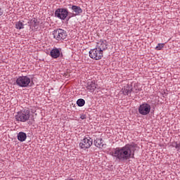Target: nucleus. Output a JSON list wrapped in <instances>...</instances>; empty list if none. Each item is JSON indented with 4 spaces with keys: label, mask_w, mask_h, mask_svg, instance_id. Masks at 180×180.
I'll list each match as a JSON object with an SVG mask.
<instances>
[{
    "label": "nucleus",
    "mask_w": 180,
    "mask_h": 180,
    "mask_svg": "<svg viewBox=\"0 0 180 180\" xmlns=\"http://www.w3.org/2000/svg\"><path fill=\"white\" fill-rule=\"evenodd\" d=\"M15 29H18V30L25 29V25L21 21H18L15 22Z\"/></svg>",
    "instance_id": "16"
},
{
    "label": "nucleus",
    "mask_w": 180,
    "mask_h": 180,
    "mask_svg": "<svg viewBox=\"0 0 180 180\" xmlns=\"http://www.w3.org/2000/svg\"><path fill=\"white\" fill-rule=\"evenodd\" d=\"M50 55L52 58H58V57H60V49L54 48L51 51Z\"/></svg>",
    "instance_id": "12"
},
{
    "label": "nucleus",
    "mask_w": 180,
    "mask_h": 180,
    "mask_svg": "<svg viewBox=\"0 0 180 180\" xmlns=\"http://www.w3.org/2000/svg\"><path fill=\"white\" fill-rule=\"evenodd\" d=\"M86 89L89 92H94L96 89V83H95V81L89 80L86 84Z\"/></svg>",
    "instance_id": "10"
},
{
    "label": "nucleus",
    "mask_w": 180,
    "mask_h": 180,
    "mask_svg": "<svg viewBox=\"0 0 180 180\" xmlns=\"http://www.w3.org/2000/svg\"><path fill=\"white\" fill-rule=\"evenodd\" d=\"M92 144H94V141L92 140V139H91L90 137H86L81 140L79 146L80 148L86 150V148H90Z\"/></svg>",
    "instance_id": "6"
},
{
    "label": "nucleus",
    "mask_w": 180,
    "mask_h": 180,
    "mask_svg": "<svg viewBox=\"0 0 180 180\" xmlns=\"http://www.w3.org/2000/svg\"><path fill=\"white\" fill-rule=\"evenodd\" d=\"M30 29H39V22H37V19L33 18L30 21Z\"/></svg>",
    "instance_id": "13"
},
{
    "label": "nucleus",
    "mask_w": 180,
    "mask_h": 180,
    "mask_svg": "<svg viewBox=\"0 0 180 180\" xmlns=\"http://www.w3.org/2000/svg\"><path fill=\"white\" fill-rule=\"evenodd\" d=\"M111 155L120 161L130 160L134 157V146L127 144L122 148H117L111 152Z\"/></svg>",
    "instance_id": "1"
},
{
    "label": "nucleus",
    "mask_w": 180,
    "mask_h": 180,
    "mask_svg": "<svg viewBox=\"0 0 180 180\" xmlns=\"http://www.w3.org/2000/svg\"><path fill=\"white\" fill-rule=\"evenodd\" d=\"M89 54V57L93 60H101L102 57H103V51L97 48L91 49Z\"/></svg>",
    "instance_id": "5"
},
{
    "label": "nucleus",
    "mask_w": 180,
    "mask_h": 180,
    "mask_svg": "<svg viewBox=\"0 0 180 180\" xmlns=\"http://www.w3.org/2000/svg\"><path fill=\"white\" fill-rule=\"evenodd\" d=\"M176 148L178 149V151H180V143H179V144H177V145L176 146Z\"/></svg>",
    "instance_id": "22"
},
{
    "label": "nucleus",
    "mask_w": 180,
    "mask_h": 180,
    "mask_svg": "<svg viewBox=\"0 0 180 180\" xmlns=\"http://www.w3.org/2000/svg\"><path fill=\"white\" fill-rule=\"evenodd\" d=\"M94 143H95L96 147H101V144L102 143L101 142V140L99 139H96Z\"/></svg>",
    "instance_id": "20"
},
{
    "label": "nucleus",
    "mask_w": 180,
    "mask_h": 180,
    "mask_svg": "<svg viewBox=\"0 0 180 180\" xmlns=\"http://www.w3.org/2000/svg\"><path fill=\"white\" fill-rule=\"evenodd\" d=\"M15 84L21 88H27L30 84V77L27 76H20L17 78Z\"/></svg>",
    "instance_id": "3"
},
{
    "label": "nucleus",
    "mask_w": 180,
    "mask_h": 180,
    "mask_svg": "<svg viewBox=\"0 0 180 180\" xmlns=\"http://www.w3.org/2000/svg\"><path fill=\"white\" fill-rule=\"evenodd\" d=\"M27 138V136L26 135V133H25V132H20L18 134V140L19 141H25Z\"/></svg>",
    "instance_id": "15"
},
{
    "label": "nucleus",
    "mask_w": 180,
    "mask_h": 180,
    "mask_svg": "<svg viewBox=\"0 0 180 180\" xmlns=\"http://www.w3.org/2000/svg\"><path fill=\"white\" fill-rule=\"evenodd\" d=\"M80 119H82V120H84V119H86V117L85 116V115H82L80 116Z\"/></svg>",
    "instance_id": "21"
},
{
    "label": "nucleus",
    "mask_w": 180,
    "mask_h": 180,
    "mask_svg": "<svg viewBox=\"0 0 180 180\" xmlns=\"http://www.w3.org/2000/svg\"><path fill=\"white\" fill-rule=\"evenodd\" d=\"M55 16L61 20H65V19L68 16V10L67 8H58L55 11Z\"/></svg>",
    "instance_id": "7"
},
{
    "label": "nucleus",
    "mask_w": 180,
    "mask_h": 180,
    "mask_svg": "<svg viewBox=\"0 0 180 180\" xmlns=\"http://www.w3.org/2000/svg\"><path fill=\"white\" fill-rule=\"evenodd\" d=\"M53 39L58 41L65 40L67 39V32L63 29H57L53 32Z\"/></svg>",
    "instance_id": "4"
},
{
    "label": "nucleus",
    "mask_w": 180,
    "mask_h": 180,
    "mask_svg": "<svg viewBox=\"0 0 180 180\" xmlns=\"http://www.w3.org/2000/svg\"><path fill=\"white\" fill-rule=\"evenodd\" d=\"M77 105H78V106H79V107L84 106V105H85V100H84L82 98L78 99L77 101Z\"/></svg>",
    "instance_id": "17"
},
{
    "label": "nucleus",
    "mask_w": 180,
    "mask_h": 180,
    "mask_svg": "<svg viewBox=\"0 0 180 180\" xmlns=\"http://www.w3.org/2000/svg\"><path fill=\"white\" fill-rule=\"evenodd\" d=\"M164 46H165V44H158L155 47V50H162V49H164Z\"/></svg>",
    "instance_id": "18"
},
{
    "label": "nucleus",
    "mask_w": 180,
    "mask_h": 180,
    "mask_svg": "<svg viewBox=\"0 0 180 180\" xmlns=\"http://www.w3.org/2000/svg\"><path fill=\"white\" fill-rule=\"evenodd\" d=\"M72 10L75 13L76 15L82 13V8H81V7L78 6H72Z\"/></svg>",
    "instance_id": "14"
},
{
    "label": "nucleus",
    "mask_w": 180,
    "mask_h": 180,
    "mask_svg": "<svg viewBox=\"0 0 180 180\" xmlns=\"http://www.w3.org/2000/svg\"><path fill=\"white\" fill-rule=\"evenodd\" d=\"M132 92H134L135 94H137L138 92H140V89L137 86V85L134 86V88L132 89Z\"/></svg>",
    "instance_id": "19"
},
{
    "label": "nucleus",
    "mask_w": 180,
    "mask_h": 180,
    "mask_svg": "<svg viewBox=\"0 0 180 180\" xmlns=\"http://www.w3.org/2000/svg\"><path fill=\"white\" fill-rule=\"evenodd\" d=\"M132 91L133 87H131V86H130L129 84H125L122 87L121 92H122L124 95H129V94H131Z\"/></svg>",
    "instance_id": "11"
},
{
    "label": "nucleus",
    "mask_w": 180,
    "mask_h": 180,
    "mask_svg": "<svg viewBox=\"0 0 180 180\" xmlns=\"http://www.w3.org/2000/svg\"><path fill=\"white\" fill-rule=\"evenodd\" d=\"M96 49H98V50H101V51H105L106 49H108V44H106L105 40H100L96 45Z\"/></svg>",
    "instance_id": "9"
},
{
    "label": "nucleus",
    "mask_w": 180,
    "mask_h": 180,
    "mask_svg": "<svg viewBox=\"0 0 180 180\" xmlns=\"http://www.w3.org/2000/svg\"><path fill=\"white\" fill-rule=\"evenodd\" d=\"M3 13H4L2 12V9L0 8V16H2Z\"/></svg>",
    "instance_id": "23"
},
{
    "label": "nucleus",
    "mask_w": 180,
    "mask_h": 180,
    "mask_svg": "<svg viewBox=\"0 0 180 180\" xmlns=\"http://www.w3.org/2000/svg\"><path fill=\"white\" fill-rule=\"evenodd\" d=\"M139 112L140 115L146 116V115H148L151 112V105L147 103H143L139 106Z\"/></svg>",
    "instance_id": "8"
},
{
    "label": "nucleus",
    "mask_w": 180,
    "mask_h": 180,
    "mask_svg": "<svg viewBox=\"0 0 180 180\" xmlns=\"http://www.w3.org/2000/svg\"><path fill=\"white\" fill-rule=\"evenodd\" d=\"M15 119L18 122H27L30 119V110H24L19 111L15 115Z\"/></svg>",
    "instance_id": "2"
}]
</instances>
